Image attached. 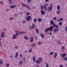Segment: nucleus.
<instances>
[{"mask_svg":"<svg viewBox=\"0 0 67 67\" xmlns=\"http://www.w3.org/2000/svg\"><path fill=\"white\" fill-rule=\"evenodd\" d=\"M57 56V52H55L54 55V59L56 58Z\"/></svg>","mask_w":67,"mask_h":67,"instance_id":"9b49d317","label":"nucleus"},{"mask_svg":"<svg viewBox=\"0 0 67 67\" xmlns=\"http://www.w3.org/2000/svg\"><path fill=\"white\" fill-rule=\"evenodd\" d=\"M60 67H63V65H61L60 66Z\"/></svg>","mask_w":67,"mask_h":67,"instance_id":"bf43d9fd","label":"nucleus"},{"mask_svg":"<svg viewBox=\"0 0 67 67\" xmlns=\"http://www.w3.org/2000/svg\"><path fill=\"white\" fill-rule=\"evenodd\" d=\"M53 20H56L57 19V18H56V17H54L53 18Z\"/></svg>","mask_w":67,"mask_h":67,"instance_id":"c03bdc74","label":"nucleus"},{"mask_svg":"<svg viewBox=\"0 0 67 67\" xmlns=\"http://www.w3.org/2000/svg\"><path fill=\"white\" fill-rule=\"evenodd\" d=\"M25 57H24L23 58V60H25Z\"/></svg>","mask_w":67,"mask_h":67,"instance_id":"603ef678","label":"nucleus"},{"mask_svg":"<svg viewBox=\"0 0 67 67\" xmlns=\"http://www.w3.org/2000/svg\"><path fill=\"white\" fill-rule=\"evenodd\" d=\"M21 4H22V5H23V6L27 8H28V10H31V8H29V6H28L27 5H26L23 3H21Z\"/></svg>","mask_w":67,"mask_h":67,"instance_id":"f257e3e1","label":"nucleus"},{"mask_svg":"<svg viewBox=\"0 0 67 67\" xmlns=\"http://www.w3.org/2000/svg\"><path fill=\"white\" fill-rule=\"evenodd\" d=\"M63 21V18H61L59 20H57V22H59V21Z\"/></svg>","mask_w":67,"mask_h":67,"instance_id":"a211bd4d","label":"nucleus"},{"mask_svg":"<svg viewBox=\"0 0 67 67\" xmlns=\"http://www.w3.org/2000/svg\"><path fill=\"white\" fill-rule=\"evenodd\" d=\"M9 65L8 64H6V67H9Z\"/></svg>","mask_w":67,"mask_h":67,"instance_id":"3c124183","label":"nucleus"},{"mask_svg":"<svg viewBox=\"0 0 67 67\" xmlns=\"http://www.w3.org/2000/svg\"><path fill=\"white\" fill-rule=\"evenodd\" d=\"M60 11L58 10L57 11L56 13L58 14H59V13H60Z\"/></svg>","mask_w":67,"mask_h":67,"instance_id":"7c9ffc66","label":"nucleus"},{"mask_svg":"<svg viewBox=\"0 0 67 67\" xmlns=\"http://www.w3.org/2000/svg\"><path fill=\"white\" fill-rule=\"evenodd\" d=\"M18 52H17L15 54V58H16L17 57H18Z\"/></svg>","mask_w":67,"mask_h":67,"instance_id":"412c9836","label":"nucleus"},{"mask_svg":"<svg viewBox=\"0 0 67 67\" xmlns=\"http://www.w3.org/2000/svg\"><path fill=\"white\" fill-rule=\"evenodd\" d=\"M22 64H23V61H21L19 62V64L20 65H22Z\"/></svg>","mask_w":67,"mask_h":67,"instance_id":"c85d7f7f","label":"nucleus"},{"mask_svg":"<svg viewBox=\"0 0 67 67\" xmlns=\"http://www.w3.org/2000/svg\"><path fill=\"white\" fill-rule=\"evenodd\" d=\"M24 38L25 40H28V37H27L26 36H25Z\"/></svg>","mask_w":67,"mask_h":67,"instance_id":"a19ab883","label":"nucleus"},{"mask_svg":"<svg viewBox=\"0 0 67 67\" xmlns=\"http://www.w3.org/2000/svg\"><path fill=\"white\" fill-rule=\"evenodd\" d=\"M35 28V25L33 24H32V26H30V29H34Z\"/></svg>","mask_w":67,"mask_h":67,"instance_id":"20e7f679","label":"nucleus"},{"mask_svg":"<svg viewBox=\"0 0 67 67\" xmlns=\"http://www.w3.org/2000/svg\"><path fill=\"white\" fill-rule=\"evenodd\" d=\"M46 67H49V66H48V64H47L46 66Z\"/></svg>","mask_w":67,"mask_h":67,"instance_id":"864d4df0","label":"nucleus"},{"mask_svg":"<svg viewBox=\"0 0 67 67\" xmlns=\"http://www.w3.org/2000/svg\"><path fill=\"white\" fill-rule=\"evenodd\" d=\"M41 14L42 15H45V12L44 10H41Z\"/></svg>","mask_w":67,"mask_h":67,"instance_id":"0eeeda50","label":"nucleus"},{"mask_svg":"<svg viewBox=\"0 0 67 67\" xmlns=\"http://www.w3.org/2000/svg\"><path fill=\"white\" fill-rule=\"evenodd\" d=\"M49 7L51 8V9H53V5H52V3L51 4Z\"/></svg>","mask_w":67,"mask_h":67,"instance_id":"72a5a7b5","label":"nucleus"},{"mask_svg":"<svg viewBox=\"0 0 67 67\" xmlns=\"http://www.w3.org/2000/svg\"><path fill=\"white\" fill-rule=\"evenodd\" d=\"M15 33H16L18 34H20V32L18 31H15Z\"/></svg>","mask_w":67,"mask_h":67,"instance_id":"cd10ccee","label":"nucleus"},{"mask_svg":"<svg viewBox=\"0 0 67 67\" xmlns=\"http://www.w3.org/2000/svg\"><path fill=\"white\" fill-rule=\"evenodd\" d=\"M25 33H26V32L22 31L20 32V34H25Z\"/></svg>","mask_w":67,"mask_h":67,"instance_id":"bb28decb","label":"nucleus"},{"mask_svg":"<svg viewBox=\"0 0 67 67\" xmlns=\"http://www.w3.org/2000/svg\"><path fill=\"white\" fill-rule=\"evenodd\" d=\"M41 10H43L44 9V7H43V5H42L41 6Z\"/></svg>","mask_w":67,"mask_h":67,"instance_id":"2f4dec72","label":"nucleus"},{"mask_svg":"<svg viewBox=\"0 0 67 67\" xmlns=\"http://www.w3.org/2000/svg\"><path fill=\"white\" fill-rule=\"evenodd\" d=\"M31 52H32V49H30L29 51V53H31Z\"/></svg>","mask_w":67,"mask_h":67,"instance_id":"de8ad7c7","label":"nucleus"},{"mask_svg":"<svg viewBox=\"0 0 67 67\" xmlns=\"http://www.w3.org/2000/svg\"><path fill=\"white\" fill-rule=\"evenodd\" d=\"M63 25V23H62V22H59V25H60V26H62Z\"/></svg>","mask_w":67,"mask_h":67,"instance_id":"393cba45","label":"nucleus"},{"mask_svg":"<svg viewBox=\"0 0 67 67\" xmlns=\"http://www.w3.org/2000/svg\"><path fill=\"white\" fill-rule=\"evenodd\" d=\"M9 19L10 20H13V18H10Z\"/></svg>","mask_w":67,"mask_h":67,"instance_id":"5fc2aeb1","label":"nucleus"},{"mask_svg":"<svg viewBox=\"0 0 67 67\" xmlns=\"http://www.w3.org/2000/svg\"><path fill=\"white\" fill-rule=\"evenodd\" d=\"M38 22H41V21H42V19H41V18H38Z\"/></svg>","mask_w":67,"mask_h":67,"instance_id":"b1692460","label":"nucleus"},{"mask_svg":"<svg viewBox=\"0 0 67 67\" xmlns=\"http://www.w3.org/2000/svg\"><path fill=\"white\" fill-rule=\"evenodd\" d=\"M53 29H54V27L52 26H51L49 28V29L50 31H53Z\"/></svg>","mask_w":67,"mask_h":67,"instance_id":"ddd939ff","label":"nucleus"},{"mask_svg":"<svg viewBox=\"0 0 67 67\" xmlns=\"http://www.w3.org/2000/svg\"><path fill=\"white\" fill-rule=\"evenodd\" d=\"M58 44H59V45H61L62 44V43H61V42L60 41H59L58 42Z\"/></svg>","mask_w":67,"mask_h":67,"instance_id":"37998d69","label":"nucleus"},{"mask_svg":"<svg viewBox=\"0 0 67 67\" xmlns=\"http://www.w3.org/2000/svg\"><path fill=\"white\" fill-rule=\"evenodd\" d=\"M45 64H46V65H47V64H48V63H45Z\"/></svg>","mask_w":67,"mask_h":67,"instance_id":"774afa93","label":"nucleus"},{"mask_svg":"<svg viewBox=\"0 0 67 67\" xmlns=\"http://www.w3.org/2000/svg\"><path fill=\"white\" fill-rule=\"evenodd\" d=\"M38 43L40 45H42V44H43V43L42 42V41L39 42Z\"/></svg>","mask_w":67,"mask_h":67,"instance_id":"4c0bfd02","label":"nucleus"},{"mask_svg":"<svg viewBox=\"0 0 67 67\" xmlns=\"http://www.w3.org/2000/svg\"><path fill=\"white\" fill-rule=\"evenodd\" d=\"M59 31V29L58 28H56L54 29V32H57L58 31Z\"/></svg>","mask_w":67,"mask_h":67,"instance_id":"f8f14e48","label":"nucleus"},{"mask_svg":"<svg viewBox=\"0 0 67 67\" xmlns=\"http://www.w3.org/2000/svg\"><path fill=\"white\" fill-rule=\"evenodd\" d=\"M35 58H36L35 56H34L32 58V59L33 60V61L34 62H35V61H36V60H35Z\"/></svg>","mask_w":67,"mask_h":67,"instance_id":"4be33fe9","label":"nucleus"},{"mask_svg":"<svg viewBox=\"0 0 67 67\" xmlns=\"http://www.w3.org/2000/svg\"><path fill=\"white\" fill-rule=\"evenodd\" d=\"M31 1H32V0H28V1L29 2H31Z\"/></svg>","mask_w":67,"mask_h":67,"instance_id":"8fccbe9b","label":"nucleus"},{"mask_svg":"<svg viewBox=\"0 0 67 67\" xmlns=\"http://www.w3.org/2000/svg\"><path fill=\"white\" fill-rule=\"evenodd\" d=\"M15 7H16V5H12L10 6V7L11 8H15Z\"/></svg>","mask_w":67,"mask_h":67,"instance_id":"aec40b11","label":"nucleus"},{"mask_svg":"<svg viewBox=\"0 0 67 67\" xmlns=\"http://www.w3.org/2000/svg\"><path fill=\"white\" fill-rule=\"evenodd\" d=\"M15 17H17V16H18V15H17V14H15Z\"/></svg>","mask_w":67,"mask_h":67,"instance_id":"e2e57ef3","label":"nucleus"},{"mask_svg":"<svg viewBox=\"0 0 67 67\" xmlns=\"http://www.w3.org/2000/svg\"><path fill=\"white\" fill-rule=\"evenodd\" d=\"M44 8L46 11H47V8L46 7V4H45L44 5Z\"/></svg>","mask_w":67,"mask_h":67,"instance_id":"dca6fc26","label":"nucleus"},{"mask_svg":"<svg viewBox=\"0 0 67 67\" xmlns=\"http://www.w3.org/2000/svg\"><path fill=\"white\" fill-rule=\"evenodd\" d=\"M36 64H40V63L41 62L38 60H36Z\"/></svg>","mask_w":67,"mask_h":67,"instance_id":"6ab92c4d","label":"nucleus"},{"mask_svg":"<svg viewBox=\"0 0 67 67\" xmlns=\"http://www.w3.org/2000/svg\"><path fill=\"white\" fill-rule=\"evenodd\" d=\"M5 34V33L3 32L2 33L1 35V37H5V36L4 35Z\"/></svg>","mask_w":67,"mask_h":67,"instance_id":"39448f33","label":"nucleus"},{"mask_svg":"<svg viewBox=\"0 0 67 67\" xmlns=\"http://www.w3.org/2000/svg\"><path fill=\"white\" fill-rule=\"evenodd\" d=\"M35 39H36V40H37V37H35Z\"/></svg>","mask_w":67,"mask_h":67,"instance_id":"13d9d810","label":"nucleus"},{"mask_svg":"<svg viewBox=\"0 0 67 67\" xmlns=\"http://www.w3.org/2000/svg\"><path fill=\"white\" fill-rule=\"evenodd\" d=\"M15 49H18V46H15Z\"/></svg>","mask_w":67,"mask_h":67,"instance_id":"09e8293b","label":"nucleus"},{"mask_svg":"<svg viewBox=\"0 0 67 67\" xmlns=\"http://www.w3.org/2000/svg\"><path fill=\"white\" fill-rule=\"evenodd\" d=\"M20 58H22V55L21 54H20Z\"/></svg>","mask_w":67,"mask_h":67,"instance_id":"4d7b16f0","label":"nucleus"},{"mask_svg":"<svg viewBox=\"0 0 67 67\" xmlns=\"http://www.w3.org/2000/svg\"><path fill=\"white\" fill-rule=\"evenodd\" d=\"M52 8L49 7L47 8V10L48 12H51L52 10Z\"/></svg>","mask_w":67,"mask_h":67,"instance_id":"6e6552de","label":"nucleus"},{"mask_svg":"<svg viewBox=\"0 0 67 67\" xmlns=\"http://www.w3.org/2000/svg\"><path fill=\"white\" fill-rule=\"evenodd\" d=\"M34 21L35 23V22L37 21V19H36V18H35L34 19Z\"/></svg>","mask_w":67,"mask_h":67,"instance_id":"f704fd0d","label":"nucleus"},{"mask_svg":"<svg viewBox=\"0 0 67 67\" xmlns=\"http://www.w3.org/2000/svg\"><path fill=\"white\" fill-rule=\"evenodd\" d=\"M65 29L66 30V31H67V27H65Z\"/></svg>","mask_w":67,"mask_h":67,"instance_id":"052dcab7","label":"nucleus"},{"mask_svg":"<svg viewBox=\"0 0 67 67\" xmlns=\"http://www.w3.org/2000/svg\"><path fill=\"white\" fill-rule=\"evenodd\" d=\"M31 46L32 47H35L36 46V44H35V43H33L31 44Z\"/></svg>","mask_w":67,"mask_h":67,"instance_id":"f3484780","label":"nucleus"},{"mask_svg":"<svg viewBox=\"0 0 67 67\" xmlns=\"http://www.w3.org/2000/svg\"><path fill=\"white\" fill-rule=\"evenodd\" d=\"M15 35H16V36H18V35H19V34H18V33L16 34Z\"/></svg>","mask_w":67,"mask_h":67,"instance_id":"6e6d98bb","label":"nucleus"},{"mask_svg":"<svg viewBox=\"0 0 67 67\" xmlns=\"http://www.w3.org/2000/svg\"><path fill=\"white\" fill-rule=\"evenodd\" d=\"M36 31L37 33H39V31H38V29H37V28L36 29Z\"/></svg>","mask_w":67,"mask_h":67,"instance_id":"ea45409f","label":"nucleus"},{"mask_svg":"<svg viewBox=\"0 0 67 67\" xmlns=\"http://www.w3.org/2000/svg\"><path fill=\"white\" fill-rule=\"evenodd\" d=\"M57 8L58 10H60V6L59 5H58L57 6Z\"/></svg>","mask_w":67,"mask_h":67,"instance_id":"a878e982","label":"nucleus"},{"mask_svg":"<svg viewBox=\"0 0 67 67\" xmlns=\"http://www.w3.org/2000/svg\"><path fill=\"white\" fill-rule=\"evenodd\" d=\"M50 23L51 25H53V26L54 25V24H55L54 23V21L52 20H51V21H50Z\"/></svg>","mask_w":67,"mask_h":67,"instance_id":"9d476101","label":"nucleus"},{"mask_svg":"<svg viewBox=\"0 0 67 67\" xmlns=\"http://www.w3.org/2000/svg\"><path fill=\"white\" fill-rule=\"evenodd\" d=\"M34 41V37H31L30 38V42L31 43H33Z\"/></svg>","mask_w":67,"mask_h":67,"instance_id":"7ed1b4c3","label":"nucleus"},{"mask_svg":"<svg viewBox=\"0 0 67 67\" xmlns=\"http://www.w3.org/2000/svg\"><path fill=\"white\" fill-rule=\"evenodd\" d=\"M16 37H17L16 36V35L14 34L13 35L12 38L13 39H15Z\"/></svg>","mask_w":67,"mask_h":67,"instance_id":"2eb2a0df","label":"nucleus"},{"mask_svg":"<svg viewBox=\"0 0 67 67\" xmlns=\"http://www.w3.org/2000/svg\"><path fill=\"white\" fill-rule=\"evenodd\" d=\"M54 53V52H51V53L50 55H53V54Z\"/></svg>","mask_w":67,"mask_h":67,"instance_id":"a18cd8bd","label":"nucleus"},{"mask_svg":"<svg viewBox=\"0 0 67 67\" xmlns=\"http://www.w3.org/2000/svg\"><path fill=\"white\" fill-rule=\"evenodd\" d=\"M48 0H46L45 1L46 2H48Z\"/></svg>","mask_w":67,"mask_h":67,"instance_id":"680f3d73","label":"nucleus"},{"mask_svg":"<svg viewBox=\"0 0 67 67\" xmlns=\"http://www.w3.org/2000/svg\"><path fill=\"white\" fill-rule=\"evenodd\" d=\"M22 23H23V24H25V23H26V21L25 20L23 21Z\"/></svg>","mask_w":67,"mask_h":67,"instance_id":"79ce46f5","label":"nucleus"},{"mask_svg":"<svg viewBox=\"0 0 67 67\" xmlns=\"http://www.w3.org/2000/svg\"><path fill=\"white\" fill-rule=\"evenodd\" d=\"M49 34H50V35H52V32H50V33Z\"/></svg>","mask_w":67,"mask_h":67,"instance_id":"0e129e2a","label":"nucleus"},{"mask_svg":"<svg viewBox=\"0 0 67 67\" xmlns=\"http://www.w3.org/2000/svg\"><path fill=\"white\" fill-rule=\"evenodd\" d=\"M66 56V54L64 53L63 54H60V57H65V56Z\"/></svg>","mask_w":67,"mask_h":67,"instance_id":"423d86ee","label":"nucleus"},{"mask_svg":"<svg viewBox=\"0 0 67 67\" xmlns=\"http://www.w3.org/2000/svg\"><path fill=\"white\" fill-rule=\"evenodd\" d=\"M26 19L27 21H28V22H29V21H30V20H31V19H32V18H31V16H28L27 17H26Z\"/></svg>","mask_w":67,"mask_h":67,"instance_id":"f03ea898","label":"nucleus"},{"mask_svg":"<svg viewBox=\"0 0 67 67\" xmlns=\"http://www.w3.org/2000/svg\"><path fill=\"white\" fill-rule=\"evenodd\" d=\"M62 48H63V49H65V47L64 46H62V47L61 48V49H62Z\"/></svg>","mask_w":67,"mask_h":67,"instance_id":"49530a36","label":"nucleus"},{"mask_svg":"<svg viewBox=\"0 0 67 67\" xmlns=\"http://www.w3.org/2000/svg\"><path fill=\"white\" fill-rule=\"evenodd\" d=\"M3 64V61L2 60H0V64Z\"/></svg>","mask_w":67,"mask_h":67,"instance_id":"c9c22d12","label":"nucleus"},{"mask_svg":"<svg viewBox=\"0 0 67 67\" xmlns=\"http://www.w3.org/2000/svg\"><path fill=\"white\" fill-rule=\"evenodd\" d=\"M8 2H9L10 4H11V3H12V0H8Z\"/></svg>","mask_w":67,"mask_h":67,"instance_id":"e433bc0d","label":"nucleus"},{"mask_svg":"<svg viewBox=\"0 0 67 67\" xmlns=\"http://www.w3.org/2000/svg\"><path fill=\"white\" fill-rule=\"evenodd\" d=\"M41 36L42 38H44V35L42 34H41Z\"/></svg>","mask_w":67,"mask_h":67,"instance_id":"473e14b6","label":"nucleus"},{"mask_svg":"<svg viewBox=\"0 0 67 67\" xmlns=\"http://www.w3.org/2000/svg\"><path fill=\"white\" fill-rule=\"evenodd\" d=\"M33 8H34V9H35V7L34 6H33Z\"/></svg>","mask_w":67,"mask_h":67,"instance_id":"338daca9","label":"nucleus"},{"mask_svg":"<svg viewBox=\"0 0 67 67\" xmlns=\"http://www.w3.org/2000/svg\"><path fill=\"white\" fill-rule=\"evenodd\" d=\"M38 60H39V61L40 62V63H41V62H42V58H39Z\"/></svg>","mask_w":67,"mask_h":67,"instance_id":"4468645a","label":"nucleus"},{"mask_svg":"<svg viewBox=\"0 0 67 67\" xmlns=\"http://www.w3.org/2000/svg\"><path fill=\"white\" fill-rule=\"evenodd\" d=\"M49 30V28L46 29L45 30V32H48V31Z\"/></svg>","mask_w":67,"mask_h":67,"instance_id":"c756f323","label":"nucleus"},{"mask_svg":"<svg viewBox=\"0 0 67 67\" xmlns=\"http://www.w3.org/2000/svg\"><path fill=\"white\" fill-rule=\"evenodd\" d=\"M53 27H56L57 29H58L59 28V26L58 25H56V24H54L53 25Z\"/></svg>","mask_w":67,"mask_h":67,"instance_id":"1a4fd4ad","label":"nucleus"},{"mask_svg":"<svg viewBox=\"0 0 67 67\" xmlns=\"http://www.w3.org/2000/svg\"><path fill=\"white\" fill-rule=\"evenodd\" d=\"M1 4H3V3H2V1H1Z\"/></svg>","mask_w":67,"mask_h":67,"instance_id":"69168bd1","label":"nucleus"},{"mask_svg":"<svg viewBox=\"0 0 67 67\" xmlns=\"http://www.w3.org/2000/svg\"><path fill=\"white\" fill-rule=\"evenodd\" d=\"M30 13L29 12H27L26 14V15H30Z\"/></svg>","mask_w":67,"mask_h":67,"instance_id":"58836bf2","label":"nucleus"},{"mask_svg":"<svg viewBox=\"0 0 67 67\" xmlns=\"http://www.w3.org/2000/svg\"><path fill=\"white\" fill-rule=\"evenodd\" d=\"M63 59L65 61H67V57H65L63 58Z\"/></svg>","mask_w":67,"mask_h":67,"instance_id":"5701e85b","label":"nucleus"}]
</instances>
